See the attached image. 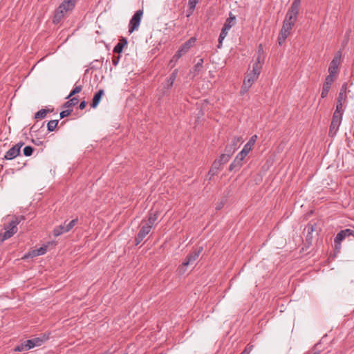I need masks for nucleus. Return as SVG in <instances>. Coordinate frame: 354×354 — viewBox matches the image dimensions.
<instances>
[{"mask_svg": "<svg viewBox=\"0 0 354 354\" xmlns=\"http://www.w3.org/2000/svg\"><path fill=\"white\" fill-rule=\"evenodd\" d=\"M254 346L252 344H248L241 354H250L252 351Z\"/></svg>", "mask_w": 354, "mask_h": 354, "instance_id": "a19ab883", "label": "nucleus"}, {"mask_svg": "<svg viewBox=\"0 0 354 354\" xmlns=\"http://www.w3.org/2000/svg\"><path fill=\"white\" fill-rule=\"evenodd\" d=\"M307 230L308 232L310 234L313 232L315 230L314 226L311 224H309L306 226V229Z\"/></svg>", "mask_w": 354, "mask_h": 354, "instance_id": "49530a36", "label": "nucleus"}, {"mask_svg": "<svg viewBox=\"0 0 354 354\" xmlns=\"http://www.w3.org/2000/svg\"><path fill=\"white\" fill-rule=\"evenodd\" d=\"M342 120V115L334 113L329 129V135L333 136L335 135Z\"/></svg>", "mask_w": 354, "mask_h": 354, "instance_id": "423d86ee", "label": "nucleus"}, {"mask_svg": "<svg viewBox=\"0 0 354 354\" xmlns=\"http://www.w3.org/2000/svg\"><path fill=\"white\" fill-rule=\"evenodd\" d=\"M343 102H340V100H337L336 109L334 113H337L343 115Z\"/></svg>", "mask_w": 354, "mask_h": 354, "instance_id": "4c0bfd02", "label": "nucleus"}, {"mask_svg": "<svg viewBox=\"0 0 354 354\" xmlns=\"http://www.w3.org/2000/svg\"><path fill=\"white\" fill-rule=\"evenodd\" d=\"M350 236H354V229L347 228L341 230L337 234L335 238L334 242L335 245L337 246V245H339L346 237Z\"/></svg>", "mask_w": 354, "mask_h": 354, "instance_id": "1a4fd4ad", "label": "nucleus"}, {"mask_svg": "<svg viewBox=\"0 0 354 354\" xmlns=\"http://www.w3.org/2000/svg\"><path fill=\"white\" fill-rule=\"evenodd\" d=\"M346 98V84H343L338 94L337 100L343 102Z\"/></svg>", "mask_w": 354, "mask_h": 354, "instance_id": "bb28decb", "label": "nucleus"}, {"mask_svg": "<svg viewBox=\"0 0 354 354\" xmlns=\"http://www.w3.org/2000/svg\"><path fill=\"white\" fill-rule=\"evenodd\" d=\"M235 20L236 17L232 16V15L230 13V17L227 19L225 23L224 24V26L221 30V32H223L227 35L228 31L235 24Z\"/></svg>", "mask_w": 354, "mask_h": 354, "instance_id": "dca6fc26", "label": "nucleus"}, {"mask_svg": "<svg viewBox=\"0 0 354 354\" xmlns=\"http://www.w3.org/2000/svg\"><path fill=\"white\" fill-rule=\"evenodd\" d=\"M177 75H178V69H175L171 73V74L170 75V76L169 77V78L167 80V88H169L173 86L174 82L176 80Z\"/></svg>", "mask_w": 354, "mask_h": 354, "instance_id": "a878e982", "label": "nucleus"}, {"mask_svg": "<svg viewBox=\"0 0 354 354\" xmlns=\"http://www.w3.org/2000/svg\"><path fill=\"white\" fill-rule=\"evenodd\" d=\"M48 338V337L44 335L41 337H35L31 339H28L26 340V342L28 343V347L30 349L36 346H39L45 341H46Z\"/></svg>", "mask_w": 354, "mask_h": 354, "instance_id": "2eb2a0df", "label": "nucleus"}, {"mask_svg": "<svg viewBox=\"0 0 354 354\" xmlns=\"http://www.w3.org/2000/svg\"><path fill=\"white\" fill-rule=\"evenodd\" d=\"M198 2V0H189L188 5H189V9L192 10H194Z\"/></svg>", "mask_w": 354, "mask_h": 354, "instance_id": "37998d69", "label": "nucleus"}, {"mask_svg": "<svg viewBox=\"0 0 354 354\" xmlns=\"http://www.w3.org/2000/svg\"><path fill=\"white\" fill-rule=\"evenodd\" d=\"M79 102V100L74 97L71 98L68 101L66 102L64 104V107L69 108L75 106Z\"/></svg>", "mask_w": 354, "mask_h": 354, "instance_id": "2f4dec72", "label": "nucleus"}, {"mask_svg": "<svg viewBox=\"0 0 354 354\" xmlns=\"http://www.w3.org/2000/svg\"><path fill=\"white\" fill-rule=\"evenodd\" d=\"M248 153L249 152L243 148V149L236 155V158L242 162Z\"/></svg>", "mask_w": 354, "mask_h": 354, "instance_id": "c9c22d12", "label": "nucleus"}, {"mask_svg": "<svg viewBox=\"0 0 354 354\" xmlns=\"http://www.w3.org/2000/svg\"><path fill=\"white\" fill-rule=\"evenodd\" d=\"M231 156L232 155L230 153L225 152V153L221 154L219 158L216 160V161L220 162L221 165H222L229 161Z\"/></svg>", "mask_w": 354, "mask_h": 354, "instance_id": "c85d7f7f", "label": "nucleus"}, {"mask_svg": "<svg viewBox=\"0 0 354 354\" xmlns=\"http://www.w3.org/2000/svg\"><path fill=\"white\" fill-rule=\"evenodd\" d=\"M300 5L301 0H294L287 12L298 17Z\"/></svg>", "mask_w": 354, "mask_h": 354, "instance_id": "f3484780", "label": "nucleus"}, {"mask_svg": "<svg viewBox=\"0 0 354 354\" xmlns=\"http://www.w3.org/2000/svg\"><path fill=\"white\" fill-rule=\"evenodd\" d=\"M340 59L341 52L339 51L331 61L328 68V75H331V77H334L336 73H337L338 67L340 64Z\"/></svg>", "mask_w": 354, "mask_h": 354, "instance_id": "6e6552de", "label": "nucleus"}, {"mask_svg": "<svg viewBox=\"0 0 354 354\" xmlns=\"http://www.w3.org/2000/svg\"><path fill=\"white\" fill-rule=\"evenodd\" d=\"M59 122V120H50L48 123H47V129H48V131L51 132L55 130V129L56 128V127L57 126V124Z\"/></svg>", "mask_w": 354, "mask_h": 354, "instance_id": "72a5a7b5", "label": "nucleus"}, {"mask_svg": "<svg viewBox=\"0 0 354 354\" xmlns=\"http://www.w3.org/2000/svg\"><path fill=\"white\" fill-rule=\"evenodd\" d=\"M34 151V149L31 146H26L24 148L23 153L25 156H30L32 155V152Z\"/></svg>", "mask_w": 354, "mask_h": 354, "instance_id": "e433bc0d", "label": "nucleus"}, {"mask_svg": "<svg viewBox=\"0 0 354 354\" xmlns=\"http://www.w3.org/2000/svg\"><path fill=\"white\" fill-rule=\"evenodd\" d=\"M262 68V64L261 62V57L259 55L257 58V61L252 65V71L250 72L257 76L259 75Z\"/></svg>", "mask_w": 354, "mask_h": 354, "instance_id": "aec40b11", "label": "nucleus"}, {"mask_svg": "<svg viewBox=\"0 0 354 354\" xmlns=\"http://www.w3.org/2000/svg\"><path fill=\"white\" fill-rule=\"evenodd\" d=\"M227 35L224 34L223 32L220 33L219 37H218V48H221V46L223 43V41L226 37Z\"/></svg>", "mask_w": 354, "mask_h": 354, "instance_id": "c03bdc74", "label": "nucleus"}, {"mask_svg": "<svg viewBox=\"0 0 354 354\" xmlns=\"http://www.w3.org/2000/svg\"><path fill=\"white\" fill-rule=\"evenodd\" d=\"M258 77L259 76L252 73H248L243 83L241 88L242 91H247L251 87L254 82L258 78Z\"/></svg>", "mask_w": 354, "mask_h": 354, "instance_id": "ddd939ff", "label": "nucleus"}, {"mask_svg": "<svg viewBox=\"0 0 354 354\" xmlns=\"http://www.w3.org/2000/svg\"><path fill=\"white\" fill-rule=\"evenodd\" d=\"M104 95V90L103 89H100L93 96V100H92V103L91 104V107L95 109L97 106V105L99 104L101 99H102V95Z\"/></svg>", "mask_w": 354, "mask_h": 354, "instance_id": "6ab92c4d", "label": "nucleus"}, {"mask_svg": "<svg viewBox=\"0 0 354 354\" xmlns=\"http://www.w3.org/2000/svg\"><path fill=\"white\" fill-rule=\"evenodd\" d=\"M72 111H73L72 109H66V110L62 111L60 113V118L62 119L65 117L68 116L69 115H71Z\"/></svg>", "mask_w": 354, "mask_h": 354, "instance_id": "79ce46f5", "label": "nucleus"}, {"mask_svg": "<svg viewBox=\"0 0 354 354\" xmlns=\"http://www.w3.org/2000/svg\"><path fill=\"white\" fill-rule=\"evenodd\" d=\"M77 221H78L77 218H75V219H73L72 221H71L67 225H66V228H67L66 230H68V232L70 230H71L73 228V227L76 225Z\"/></svg>", "mask_w": 354, "mask_h": 354, "instance_id": "ea45409f", "label": "nucleus"}, {"mask_svg": "<svg viewBox=\"0 0 354 354\" xmlns=\"http://www.w3.org/2000/svg\"><path fill=\"white\" fill-rule=\"evenodd\" d=\"M221 209V206L218 205V207H216V209Z\"/></svg>", "mask_w": 354, "mask_h": 354, "instance_id": "09e8293b", "label": "nucleus"}, {"mask_svg": "<svg viewBox=\"0 0 354 354\" xmlns=\"http://www.w3.org/2000/svg\"><path fill=\"white\" fill-rule=\"evenodd\" d=\"M82 90V86L81 85L80 86H75L73 89L71 91L70 94L67 96L66 99H70L73 95L79 93Z\"/></svg>", "mask_w": 354, "mask_h": 354, "instance_id": "f704fd0d", "label": "nucleus"}, {"mask_svg": "<svg viewBox=\"0 0 354 354\" xmlns=\"http://www.w3.org/2000/svg\"><path fill=\"white\" fill-rule=\"evenodd\" d=\"M158 214L157 212H156L154 213H150L148 220L145 224L147 225H150V227L152 228L153 224L158 219Z\"/></svg>", "mask_w": 354, "mask_h": 354, "instance_id": "393cba45", "label": "nucleus"}, {"mask_svg": "<svg viewBox=\"0 0 354 354\" xmlns=\"http://www.w3.org/2000/svg\"><path fill=\"white\" fill-rule=\"evenodd\" d=\"M29 349H30V348L28 347V343L26 341L24 343H21L19 345H17L15 348L14 350H15V351H17V352H22V351H28Z\"/></svg>", "mask_w": 354, "mask_h": 354, "instance_id": "473e14b6", "label": "nucleus"}, {"mask_svg": "<svg viewBox=\"0 0 354 354\" xmlns=\"http://www.w3.org/2000/svg\"><path fill=\"white\" fill-rule=\"evenodd\" d=\"M334 82H335V77H331V75L326 76V77L325 79V82L323 84L322 91L321 93L322 98H324L328 95L330 88Z\"/></svg>", "mask_w": 354, "mask_h": 354, "instance_id": "f8f14e48", "label": "nucleus"}, {"mask_svg": "<svg viewBox=\"0 0 354 354\" xmlns=\"http://www.w3.org/2000/svg\"><path fill=\"white\" fill-rule=\"evenodd\" d=\"M143 15V11L142 10H138L134 15H133L132 18L131 19L129 24V32L132 33L133 31L138 29L141 18Z\"/></svg>", "mask_w": 354, "mask_h": 354, "instance_id": "20e7f679", "label": "nucleus"}, {"mask_svg": "<svg viewBox=\"0 0 354 354\" xmlns=\"http://www.w3.org/2000/svg\"><path fill=\"white\" fill-rule=\"evenodd\" d=\"M77 0H64L55 12L53 23L57 24L71 12L77 3Z\"/></svg>", "mask_w": 354, "mask_h": 354, "instance_id": "f257e3e1", "label": "nucleus"}, {"mask_svg": "<svg viewBox=\"0 0 354 354\" xmlns=\"http://www.w3.org/2000/svg\"><path fill=\"white\" fill-rule=\"evenodd\" d=\"M187 265H185V261L182 263L181 265L179 266L178 268V272L179 274L183 275L187 271Z\"/></svg>", "mask_w": 354, "mask_h": 354, "instance_id": "58836bf2", "label": "nucleus"}, {"mask_svg": "<svg viewBox=\"0 0 354 354\" xmlns=\"http://www.w3.org/2000/svg\"><path fill=\"white\" fill-rule=\"evenodd\" d=\"M151 230V227H150V225H147L146 224L142 225L138 234L136 236V245H138L145 239V237L150 232Z\"/></svg>", "mask_w": 354, "mask_h": 354, "instance_id": "4468645a", "label": "nucleus"}, {"mask_svg": "<svg viewBox=\"0 0 354 354\" xmlns=\"http://www.w3.org/2000/svg\"><path fill=\"white\" fill-rule=\"evenodd\" d=\"M221 165L220 162L214 160V162H213L212 167L209 169V173H208V175L210 176V178L214 176V175H216L218 173V171L221 169Z\"/></svg>", "mask_w": 354, "mask_h": 354, "instance_id": "412c9836", "label": "nucleus"}, {"mask_svg": "<svg viewBox=\"0 0 354 354\" xmlns=\"http://www.w3.org/2000/svg\"><path fill=\"white\" fill-rule=\"evenodd\" d=\"M47 248H48L47 245H44L37 250H33L32 255L33 256H41V255L44 254L47 251Z\"/></svg>", "mask_w": 354, "mask_h": 354, "instance_id": "7c9ffc66", "label": "nucleus"}, {"mask_svg": "<svg viewBox=\"0 0 354 354\" xmlns=\"http://www.w3.org/2000/svg\"><path fill=\"white\" fill-rule=\"evenodd\" d=\"M241 166H242V162L235 158L234 161L230 165L229 170L231 171L237 170V169H240Z\"/></svg>", "mask_w": 354, "mask_h": 354, "instance_id": "cd10ccee", "label": "nucleus"}, {"mask_svg": "<svg viewBox=\"0 0 354 354\" xmlns=\"http://www.w3.org/2000/svg\"><path fill=\"white\" fill-rule=\"evenodd\" d=\"M203 247H199L189 254L185 261V265L190 266L193 265L198 260L200 254L203 251Z\"/></svg>", "mask_w": 354, "mask_h": 354, "instance_id": "9b49d317", "label": "nucleus"}, {"mask_svg": "<svg viewBox=\"0 0 354 354\" xmlns=\"http://www.w3.org/2000/svg\"><path fill=\"white\" fill-rule=\"evenodd\" d=\"M257 135L252 136L250 138V139L249 140V141L244 145L243 149L245 150H246L248 152H250L251 151L252 148L253 147V146L254 145V144L257 141Z\"/></svg>", "mask_w": 354, "mask_h": 354, "instance_id": "5701e85b", "label": "nucleus"}, {"mask_svg": "<svg viewBox=\"0 0 354 354\" xmlns=\"http://www.w3.org/2000/svg\"><path fill=\"white\" fill-rule=\"evenodd\" d=\"M66 229L67 228H66L65 223L64 224H61L59 226L54 228L53 232V235L55 236H58L62 234L63 233L68 232V230H66Z\"/></svg>", "mask_w": 354, "mask_h": 354, "instance_id": "4be33fe9", "label": "nucleus"}, {"mask_svg": "<svg viewBox=\"0 0 354 354\" xmlns=\"http://www.w3.org/2000/svg\"><path fill=\"white\" fill-rule=\"evenodd\" d=\"M196 38L195 37H191L189 38L187 41H185L183 44L181 45L180 48L178 50V51L176 53V54L174 56V58L175 59H179L183 55L187 53L189 50L194 46V44L196 42Z\"/></svg>", "mask_w": 354, "mask_h": 354, "instance_id": "39448f33", "label": "nucleus"}, {"mask_svg": "<svg viewBox=\"0 0 354 354\" xmlns=\"http://www.w3.org/2000/svg\"><path fill=\"white\" fill-rule=\"evenodd\" d=\"M24 219V216H15L8 225L4 226L5 232L0 233V241L3 242L17 233V225Z\"/></svg>", "mask_w": 354, "mask_h": 354, "instance_id": "7ed1b4c3", "label": "nucleus"}, {"mask_svg": "<svg viewBox=\"0 0 354 354\" xmlns=\"http://www.w3.org/2000/svg\"><path fill=\"white\" fill-rule=\"evenodd\" d=\"M120 56L118 55L117 57H113V59H112V62H113V64L116 66L119 62V60H120Z\"/></svg>", "mask_w": 354, "mask_h": 354, "instance_id": "a18cd8bd", "label": "nucleus"}, {"mask_svg": "<svg viewBox=\"0 0 354 354\" xmlns=\"http://www.w3.org/2000/svg\"><path fill=\"white\" fill-rule=\"evenodd\" d=\"M86 101H82L80 104L79 108H80V109L82 110L86 107Z\"/></svg>", "mask_w": 354, "mask_h": 354, "instance_id": "de8ad7c7", "label": "nucleus"}, {"mask_svg": "<svg viewBox=\"0 0 354 354\" xmlns=\"http://www.w3.org/2000/svg\"><path fill=\"white\" fill-rule=\"evenodd\" d=\"M127 39L125 37H121L119 39L118 43L113 48V53H120L123 50L124 46L127 45Z\"/></svg>", "mask_w": 354, "mask_h": 354, "instance_id": "a211bd4d", "label": "nucleus"}, {"mask_svg": "<svg viewBox=\"0 0 354 354\" xmlns=\"http://www.w3.org/2000/svg\"><path fill=\"white\" fill-rule=\"evenodd\" d=\"M50 112L49 109H42L37 111L35 114V119H43L46 116V114Z\"/></svg>", "mask_w": 354, "mask_h": 354, "instance_id": "c756f323", "label": "nucleus"}, {"mask_svg": "<svg viewBox=\"0 0 354 354\" xmlns=\"http://www.w3.org/2000/svg\"><path fill=\"white\" fill-rule=\"evenodd\" d=\"M24 145V143L20 142L12 147H11L5 154L4 158L6 160H12L16 158L20 153L21 147Z\"/></svg>", "mask_w": 354, "mask_h": 354, "instance_id": "9d476101", "label": "nucleus"}, {"mask_svg": "<svg viewBox=\"0 0 354 354\" xmlns=\"http://www.w3.org/2000/svg\"><path fill=\"white\" fill-rule=\"evenodd\" d=\"M203 59H200L198 60V62L194 65V66L193 67L192 70H191V73H194V75L195 76L196 75H197L202 69L203 68Z\"/></svg>", "mask_w": 354, "mask_h": 354, "instance_id": "b1692460", "label": "nucleus"}, {"mask_svg": "<svg viewBox=\"0 0 354 354\" xmlns=\"http://www.w3.org/2000/svg\"><path fill=\"white\" fill-rule=\"evenodd\" d=\"M241 143L242 138L241 136H234L225 147V151L232 155Z\"/></svg>", "mask_w": 354, "mask_h": 354, "instance_id": "0eeeda50", "label": "nucleus"}, {"mask_svg": "<svg viewBox=\"0 0 354 354\" xmlns=\"http://www.w3.org/2000/svg\"><path fill=\"white\" fill-rule=\"evenodd\" d=\"M297 20V16L288 12L286 13L278 37L279 44L280 46L286 41Z\"/></svg>", "mask_w": 354, "mask_h": 354, "instance_id": "f03ea898", "label": "nucleus"}]
</instances>
